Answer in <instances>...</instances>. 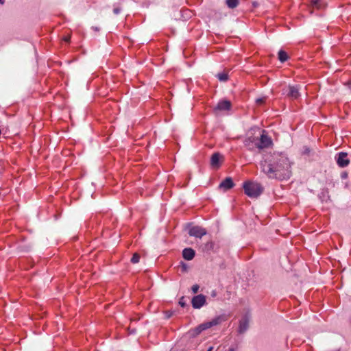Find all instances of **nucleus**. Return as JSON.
Returning a JSON list of instances; mask_svg holds the SVG:
<instances>
[{"label": "nucleus", "mask_w": 351, "mask_h": 351, "mask_svg": "<svg viewBox=\"0 0 351 351\" xmlns=\"http://www.w3.org/2000/svg\"><path fill=\"white\" fill-rule=\"evenodd\" d=\"M226 4L230 8H234L239 4V0H226Z\"/></svg>", "instance_id": "obj_16"}, {"label": "nucleus", "mask_w": 351, "mask_h": 351, "mask_svg": "<svg viewBox=\"0 0 351 351\" xmlns=\"http://www.w3.org/2000/svg\"><path fill=\"white\" fill-rule=\"evenodd\" d=\"M227 351H236L235 348H230Z\"/></svg>", "instance_id": "obj_23"}, {"label": "nucleus", "mask_w": 351, "mask_h": 351, "mask_svg": "<svg viewBox=\"0 0 351 351\" xmlns=\"http://www.w3.org/2000/svg\"><path fill=\"white\" fill-rule=\"evenodd\" d=\"M217 77L221 82H225L228 80V74L225 72L218 73Z\"/></svg>", "instance_id": "obj_17"}, {"label": "nucleus", "mask_w": 351, "mask_h": 351, "mask_svg": "<svg viewBox=\"0 0 351 351\" xmlns=\"http://www.w3.org/2000/svg\"><path fill=\"white\" fill-rule=\"evenodd\" d=\"M231 104L229 101L223 100L218 103L215 108V110L226 111L230 110Z\"/></svg>", "instance_id": "obj_10"}, {"label": "nucleus", "mask_w": 351, "mask_h": 351, "mask_svg": "<svg viewBox=\"0 0 351 351\" xmlns=\"http://www.w3.org/2000/svg\"><path fill=\"white\" fill-rule=\"evenodd\" d=\"M311 4L317 8H321L322 7V0H311Z\"/></svg>", "instance_id": "obj_18"}, {"label": "nucleus", "mask_w": 351, "mask_h": 351, "mask_svg": "<svg viewBox=\"0 0 351 351\" xmlns=\"http://www.w3.org/2000/svg\"><path fill=\"white\" fill-rule=\"evenodd\" d=\"M210 328L211 327H210V324H209V322H205L199 324L197 327L190 330L189 333H190L191 336L194 337H196L198 335H199L204 330H206Z\"/></svg>", "instance_id": "obj_4"}, {"label": "nucleus", "mask_w": 351, "mask_h": 351, "mask_svg": "<svg viewBox=\"0 0 351 351\" xmlns=\"http://www.w3.org/2000/svg\"><path fill=\"white\" fill-rule=\"evenodd\" d=\"M278 58H279L280 62H284L286 60H287L288 56H287V53L285 51H284L282 50H280L278 52Z\"/></svg>", "instance_id": "obj_15"}, {"label": "nucleus", "mask_w": 351, "mask_h": 351, "mask_svg": "<svg viewBox=\"0 0 351 351\" xmlns=\"http://www.w3.org/2000/svg\"><path fill=\"white\" fill-rule=\"evenodd\" d=\"M261 168L271 179L287 180L291 176V163L282 153L275 152L265 155L261 162Z\"/></svg>", "instance_id": "obj_1"}, {"label": "nucleus", "mask_w": 351, "mask_h": 351, "mask_svg": "<svg viewBox=\"0 0 351 351\" xmlns=\"http://www.w3.org/2000/svg\"><path fill=\"white\" fill-rule=\"evenodd\" d=\"M121 12V9L119 8H114L113 10V12L115 14H119Z\"/></svg>", "instance_id": "obj_21"}, {"label": "nucleus", "mask_w": 351, "mask_h": 351, "mask_svg": "<svg viewBox=\"0 0 351 351\" xmlns=\"http://www.w3.org/2000/svg\"><path fill=\"white\" fill-rule=\"evenodd\" d=\"M191 303L194 308H200L206 303V297L202 294L197 295L193 298Z\"/></svg>", "instance_id": "obj_5"}, {"label": "nucleus", "mask_w": 351, "mask_h": 351, "mask_svg": "<svg viewBox=\"0 0 351 351\" xmlns=\"http://www.w3.org/2000/svg\"><path fill=\"white\" fill-rule=\"evenodd\" d=\"M69 38H65V39H64V40H65L66 42H68V41H69Z\"/></svg>", "instance_id": "obj_27"}, {"label": "nucleus", "mask_w": 351, "mask_h": 351, "mask_svg": "<svg viewBox=\"0 0 351 351\" xmlns=\"http://www.w3.org/2000/svg\"><path fill=\"white\" fill-rule=\"evenodd\" d=\"M289 91L287 94V95L289 97H290L292 99H297L299 97L300 93H299V88L298 86H289Z\"/></svg>", "instance_id": "obj_12"}, {"label": "nucleus", "mask_w": 351, "mask_h": 351, "mask_svg": "<svg viewBox=\"0 0 351 351\" xmlns=\"http://www.w3.org/2000/svg\"><path fill=\"white\" fill-rule=\"evenodd\" d=\"M140 256L138 254H134L131 258V262L132 263H137L139 262Z\"/></svg>", "instance_id": "obj_19"}, {"label": "nucleus", "mask_w": 351, "mask_h": 351, "mask_svg": "<svg viewBox=\"0 0 351 351\" xmlns=\"http://www.w3.org/2000/svg\"><path fill=\"white\" fill-rule=\"evenodd\" d=\"M182 256L184 259L191 261L195 256V251L191 248H185L182 252Z\"/></svg>", "instance_id": "obj_13"}, {"label": "nucleus", "mask_w": 351, "mask_h": 351, "mask_svg": "<svg viewBox=\"0 0 351 351\" xmlns=\"http://www.w3.org/2000/svg\"><path fill=\"white\" fill-rule=\"evenodd\" d=\"M191 290L194 293H196L199 290V286L197 285H194L191 287Z\"/></svg>", "instance_id": "obj_20"}, {"label": "nucleus", "mask_w": 351, "mask_h": 351, "mask_svg": "<svg viewBox=\"0 0 351 351\" xmlns=\"http://www.w3.org/2000/svg\"><path fill=\"white\" fill-rule=\"evenodd\" d=\"M264 101V99L263 98H258L256 99V103L258 104H262Z\"/></svg>", "instance_id": "obj_22"}, {"label": "nucleus", "mask_w": 351, "mask_h": 351, "mask_svg": "<svg viewBox=\"0 0 351 351\" xmlns=\"http://www.w3.org/2000/svg\"><path fill=\"white\" fill-rule=\"evenodd\" d=\"M221 156L219 153L213 154L210 159V165L213 168H218L220 164Z\"/></svg>", "instance_id": "obj_11"}, {"label": "nucleus", "mask_w": 351, "mask_h": 351, "mask_svg": "<svg viewBox=\"0 0 351 351\" xmlns=\"http://www.w3.org/2000/svg\"><path fill=\"white\" fill-rule=\"evenodd\" d=\"M272 143L271 139L267 135L265 131H262L260 138L249 136L245 140V145L250 149L256 147L263 149L268 147Z\"/></svg>", "instance_id": "obj_2"}, {"label": "nucleus", "mask_w": 351, "mask_h": 351, "mask_svg": "<svg viewBox=\"0 0 351 351\" xmlns=\"http://www.w3.org/2000/svg\"><path fill=\"white\" fill-rule=\"evenodd\" d=\"M233 185L234 184L232 179L227 178L219 184V187L226 191L231 189Z\"/></svg>", "instance_id": "obj_14"}, {"label": "nucleus", "mask_w": 351, "mask_h": 351, "mask_svg": "<svg viewBox=\"0 0 351 351\" xmlns=\"http://www.w3.org/2000/svg\"><path fill=\"white\" fill-rule=\"evenodd\" d=\"M180 304L182 306H184V303L183 302H182L181 300L180 301Z\"/></svg>", "instance_id": "obj_25"}, {"label": "nucleus", "mask_w": 351, "mask_h": 351, "mask_svg": "<svg viewBox=\"0 0 351 351\" xmlns=\"http://www.w3.org/2000/svg\"><path fill=\"white\" fill-rule=\"evenodd\" d=\"M338 165L341 167H346L349 164V160L346 153L341 152L336 157Z\"/></svg>", "instance_id": "obj_7"}, {"label": "nucleus", "mask_w": 351, "mask_h": 351, "mask_svg": "<svg viewBox=\"0 0 351 351\" xmlns=\"http://www.w3.org/2000/svg\"><path fill=\"white\" fill-rule=\"evenodd\" d=\"M4 0H0V4H3Z\"/></svg>", "instance_id": "obj_26"}, {"label": "nucleus", "mask_w": 351, "mask_h": 351, "mask_svg": "<svg viewBox=\"0 0 351 351\" xmlns=\"http://www.w3.org/2000/svg\"><path fill=\"white\" fill-rule=\"evenodd\" d=\"M190 236L195 237L197 238H201L206 234V231L204 228L199 226H193L189 230Z\"/></svg>", "instance_id": "obj_6"}, {"label": "nucleus", "mask_w": 351, "mask_h": 351, "mask_svg": "<svg viewBox=\"0 0 351 351\" xmlns=\"http://www.w3.org/2000/svg\"><path fill=\"white\" fill-rule=\"evenodd\" d=\"M250 323V317L247 315L244 316L241 318L239 323V332L240 333L245 332L248 327Z\"/></svg>", "instance_id": "obj_9"}, {"label": "nucleus", "mask_w": 351, "mask_h": 351, "mask_svg": "<svg viewBox=\"0 0 351 351\" xmlns=\"http://www.w3.org/2000/svg\"><path fill=\"white\" fill-rule=\"evenodd\" d=\"M243 189L245 193L252 198L257 197L263 191V188L260 184L250 181L243 184Z\"/></svg>", "instance_id": "obj_3"}, {"label": "nucleus", "mask_w": 351, "mask_h": 351, "mask_svg": "<svg viewBox=\"0 0 351 351\" xmlns=\"http://www.w3.org/2000/svg\"><path fill=\"white\" fill-rule=\"evenodd\" d=\"M213 346H210L208 350L207 351H213Z\"/></svg>", "instance_id": "obj_24"}, {"label": "nucleus", "mask_w": 351, "mask_h": 351, "mask_svg": "<svg viewBox=\"0 0 351 351\" xmlns=\"http://www.w3.org/2000/svg\"><path fill=\"white\" fill-rule=\"evenodd\" d=\"M228 318V315L226 314H222L218 316L215 317L209 322L210 324V327H213L217 325L221 324V323L226 322Z\"/></svg>", "instance_id": "obj_8"}]
</instances>
